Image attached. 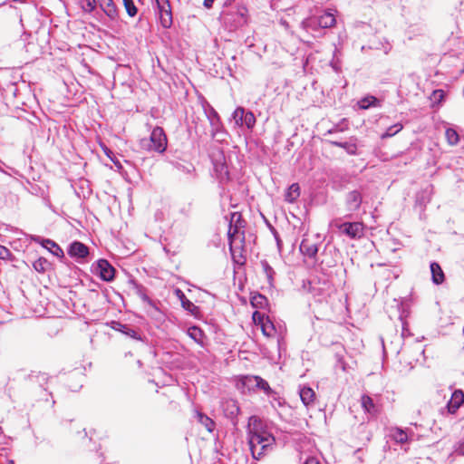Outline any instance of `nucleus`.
<instances>
[{"label":"nucleus","instance_id":"f257e3e1","mask_svg":"<svg viewBox=\"0 0 464 464\" xmlns=\"http://www.w3.org/2000/svg\"><path fill=\"white\" fill-rule=\"evenodd\" d=\"M248 445L253 459L259 460L273 451L276 446V439L272 434L265 430H249Z\"/></svg>","mask_w":464,"mask_h":464},{"label":"nucleus","instance_id":"f03ea898","mask_svg":"<svg viewBox=\"0 0 464 464\" xmlns=\"http://www.w3.org/2000/svg\"><path fill=\"white\" fill-rule=\"evenodd\" d=\"M168 145L167 136L161 127H155L150 138H143L140 140V146L142 150L149 152L163 153Z\"/></svg>","mask_w":464,"mask_h":464},{"label":"nucleus","instance_id":"7ed1b4c3","mask_svg":"<svg viewBox=\"0 0 464 464\" xmlns=\"http://www.w3.org/2000/svg\"><path fill=\"white\" fill-rule=\"evenodd\" d=\"M336 23L334 14L329 11L320 15L311 16L302 22V26L307 32L317 29H325L334 26Z\"/></svg>","mask_w":464,"mask_h":464},{"label":"nucleus","instance_id":"20e7f679","mask_svg":"<svg viewBox=\"0 0 464 464\" xmlns=\"http://www.w3.org/2000/svg\"><path fill=\"white\" fill-rule=\"evenodd\" d=\"M245 221L242 219V216L239 212H232L230 214V221L228 227V242L230 251L234 255L233 245L236 243L237 239L240 242H243L245 239L244 232H241V228L244 227Z\"/></svg>","mask_w":464,"mask_h":464},{"label":"nucleus","instance_id":"39448f33","mask_svg":"<svg viewBox=\"0 0 464 464\" xmlns=\"http://www.w3.org/2000/svg\"><path fill=\"white\" fill-rule=\"evenodd\" d=\"M221 15L226 24H230L231 27L237 28L246 23L247 9L244 5L235 4L230 10L223 11Z\"/></svg>","mask_w":464,"mask_h":464},{"label":"nucleus","instance_id":"423d86ee","mask_svg":"<svg viewBox=\"0 0 464 464\" xmlns=\"http://www.w3.org/2000/svg\"><path fill=\"white\" fill-rule=\"evenodd\" d=\"M309 291L313 298L318 303L327 302L333 292V285L327 280H313L309 282Z\"/></svg>","mask_w":464,"mask_h":464},{"label":"nucleus","instance_id":"0eeeda50","mask_svg":"<svg viewBox=\"0 0 464 464\" xmlns=\"http://www.w3.org/2000/svg\"><path fill=\"white\" fill-rule=\"evenodd\" d=\"M320 243L319 236H304L300 246V252L306 257L313 259L314 263L317 262L318 246Z\"/></svg>","mask_w":464,"mask_h":464},{"label":"nucleus","instance_id":"6e6552de","mask_svg":"<svg viewBox=\"0 0 464 464\" xmlns=\"http://www.w3.org/2000/svg\"><path fill=\"white\" fill-rule=\"evenodd\" d=\"M133 286L136 295L149 305L150 309L147 310V314L152 318H160L162 316V313L158 307V304L148 296L146 294V288L138 283H133Z\"/></svg>","mask_w":464,"mask_h":464},{"label":"nucleus","instance_id":"1a4fd4ad","mask_svg":"<svg viewBox=\"0 0 464 464\" xmlns=\"http://www.w3.org/2000/svg\"><path fill=\"white\" fill-rule=\"evenodd\" d=\"M160 24L162 27L170 28L173 24L172 11L169 0H155Z\"/></svg>","mask_w":464,"mask_h":464},{"label":"nucleus","instance_id":"9d476101","mask_svg":"<svg viewBox=\"0 0 464 464\" xmlns=\"http://www.w3.org/2000/svg\"><path fill=\"white\" fill-rule=\"evenodd\" d=\"M362 193L360 189H353L346 193L344 198V205L346 210L350 212L349 217H351L353 213L360 210L362 205Z\"/></svg>","mask_w":464,"mask_h":464},{"label":"nucleus","instance_id":"9b49d317","mask_svg":"<svg viewBox=\"0 0 464 464\" xmlns=\"http://www.w3.org/2000/svg\"><path fill=\"white\" fill-rule=\"evenodd\" d=\"M338 228L350 238H360L363 236V224L362 222H343Z\"/></svg>","mask_w":464,"mask_h":464},{"label":"nucleus","instance_id":"f8f14e48","mask_svg":"<svg viewBox=\"0 0 464 464\" xmlns=\"http://www.w3.org/2000/svg\"><path fill=\"white\" fill-rule=\"evenodd\" d=\"M96 273L105 282H111L115 277L114 267L105 259L98 260Z\"/></svg>","mask_w":464,"mask_h":464},{"label":"nucleus","instance_id":"ddd939ff","mask_svg":"<svg viewBox=\"0 0 464 464\" xmlns=\"http://www.w3.org/2000/svg\"><path fill=\"white\" fill-rule=\"evenodd\" d=\"M111 327L127 337L136 341H142L140 333L129 324H122L119 321H111Z\"/></svg>","mask_w":464,"mask_h":464},{"label":"nucleus","instance_id":"4468645a","mask_svg":"<svg viewBox=\"0 0 464 464\" xmlns=\"http://www.w3.org/2000/svg\"><path fill=\"white\" fill-rule=\"evenodd\" d=\"M222 410L224 415L229 419L234 424H237V418L240 411V408L237 401L233 399L225 400L222 402Z\"/></svg>","mask_w":464,"mask_h":464},{"label":"nucleus","instance_id":"2eb2a0df","mask_svg":"<svg viewBox=\"0 0 464 464\" xmlns=\"http://www.w3.org/2000/svg\"><path fill=\"white\" fill-rule=\"evenodd\" d=\"M256 317L258 318L259 323L261 324V330L263 334L267 337L274 336L276 333V329L273 322L268 317H265L264 314L258 312H255L253 314V319L256 321Z\"/></svg>","mask_w":464,"mask_h":464},{"label":"nucleus","instance_id":"dca6fc26","mask_svg":"<svg viewBox=\"0 0 464 464\" xmlns=\"http://www.w3.org/2000/svg\"><path fill=\"white\" fill-rule=\"evenodd\" d=\"M68 255L78 259H84L89 256V248L80 241H73L69 245Z\"/></svg>","mask_w":464,"mask_h":464},{"label":"nucleus","instance_id":"f3484780","mask_svg":"<svg viewBox=\"0 0 464 464\" xmlns=\"http://www.w3.org/2000/svg\"><path fill=\"white\" fill-rule=\"evenodd\" d=\"M33 239L35 242L40 243L44 248L48 249L53 256L59 258L64 257L63 250L53 240L48 238L44 239L41 238L40 237H34Z\"/></svg>","mask_w":464,"mask_h":464},{"label":"nucleus","instance_id":"a211bd4d","mask_svg":"<svg viewBox=\"0 0 464 464\" xmlns=\"http://www.w3.org/2000/svg\"><path fill=\"white\" fill-rule=\"evenodd\" d=\"M413 435V432L411 430L409 432L408 430H403L399 427L391 428L390 430V438L398 444H404L411 440V436Z\"/></svg>","mask_w":464,"mask_h":464},{"label":"nucleus","instance_id":"6ab92c4d","mask_svg":"<svg viewBox=\"0 0 464 464\" xmlns=\"http://www.w3.org/2000/svg\"><path fill=\"white\" fill-rule=\"evenodd\" d=\"M26 380L32 384V385H38L40 388H42L44 392H46L45 385L48 382L49 376L45 372H31L26 376Z\"/></svg>","mask_w":464,"mask_h":464},{"label":"nucleus","instance_id":"aec40b11","mask_svg":"<svg viewBox=\"0 0 464 464\" xmlns=\"http://www.w3.org/2000/svg\"><path fill=\"white\" fill-rule=\"evenodd\" d=\"M174 295L180 301L181 306L186 311L189 312L191 314H196L198 312L199 308L186 297L181 289L176 288L174 290Z\"/></svg>","mask_w":464,"mask_h":464},{"label":"nucleus","instance_id":"412c9836","mask_svg":"<svg viewBox=\"0 0 464 464\" xmlns=\"http://www.w3.org/2000/svg\"><path fill=\"white\" fill-rule=\"evenodd\" d=\"M300 399L303 404L308 409L314 405L315 392L308 386H303L299 390Z\"/></svg>","mask_w":464,"mask_h":464},{"label":"nucleus","instance_id":"4be33fe9","mask_svg":"<svg viewBox=\"0 0 464 464\" xmlns=\"http://www.w3.org/2000/svg\"><path fill=\"white\" fill-rule=\"evenodd\" d=\"M357 139L351 137L348 141H328L331 145L343 149L349 155H357Z\"/></svg>","mask_w":464,"mask_h":464},{"label":"nucleus","instance_id":"5701e85b","mask_svg":"<svg viewBox=\"0 0 464 464\" xmlns=\"http://www.w3.org/2000/svg\"><path fill=\"white\" fill-rule=\"evenodd\" d=\"M101 9L111 20L118 17V10L112 0H97Z\"/></svg>","mask_w":464,"mask_h":464},{"label":"nucleus","instance_id":"b1692460","mask_svg":"<svg viewBox=\"0 0 464 464\" xmlns=\"http://www.w3.org/2000/svg\"><path fill=\"white\" fill-rule=\"evenodd\" d=\"M194 418L201 425H203L208 431L212 432L214 430L215 426H216L215 421L211 418L207 416L205 413L197 410V411H195Z\"/></svg>","mask_w":464,"mask_h":464},{"label":"nucleus","instance_id":"393cba45","mask_svg":"<svg viewBox=\"0 0 464 464\" xmlns=\"http://www.w3.org/2000/svg\"><path fill=\"white\" fill-rule=\"evenodd\" d=\"M430 267L432 282L435 285H440L441 283H443L445 276L440 266L437 262H431Z\"/></svg>","mask_w":464,"mask_h":464},{"label":"nucleus","instance_id":"a878e982","mask_svg":"<svg viewBox=\"0 0 464 464\" xmlns=\"http://www.w3.org/2000/svg\"><path fill=\"white\" fill-rule=\"evenodd\" d=\"M464 400V395L461 391H456L452 394V398L448 404V409L450 413H454L461 405Z\"/></svg>","mask_w":464,"mask_h":464},{"label":"nucleus","instance_id":"bb28decb","mask_svg":"<svg viewBox=\"0 0 464 464\" xmlns=\"http://www.w3.org/2000/svg\"><path fill=\"white\" fill-rule=\"evenodd\" d=\"M300 196V187L297 183L290 185L285 194V200L288 203H294Z\"/></svg>","mask_w":464,"mask_h":464},{"label":"nucleus","instance_id":"cd10ccee","mask_svg":"<svg viewBox=\"0 0 464 464\" xmlns=\"http://www.w3.org/2000/svg\"><path fill=\"white\" fill-rule=\"evenodd\" d=\"M360 109L368 110L372 107L380 106V101L372 95H368L358 102Z\"/></svg>","mask_w":464,"mask_h":464},{"label":"nucleus","instance_id":"c85d7f7f","mask_svg":"<svg viewBox=\"0 0 464 464\" xmlns=\"http://www.w3.org/2000/svg\"><path fill=\"white\" fill-rule=\"evenodd\" d=\"M260 265L266 277L269 286H274V276L276 275L275 270L266 260H261Z\"/></svg>","mask_w":464,"mask_h":464},{"label":"nucleus","instance_id":"c756f323","mask_svg":"<svg viewBox=\"0 0 464 464\" xmlns=\"http://www.w3.org/2000/svg\"><path fill=\"white\" fill-rule=\"evenodd\" d=\"M188 335L193 339L197 343L203 344V331L198 326H191L188 329Z\"/></svg>","mask_w":464,"mask_h":464},{"label":"nucleus","instance_id":"7c9ffc66","mask_svg":"<svg viewBox=\"0 0 464 464\" xmlns=\"http://www.w3.org/2000/svg\"><path fill=\"white\" fill-rule=\"evenodd\" d=\"M445 138L450 146H455L459 141V135L453 128H447L445 130Z\"/></svg>","mask_w":464,"mask_h":464},{"label":"nucleus","instance_id":"2f4dec72","mask_svg":"<svg viewBox=\"0 0 464 464\" xmlns=\"http://www.w3.org/2000/svg\"><path fill=\"white\" fill-rule=\"evenodd\" d=\"M205 114L209 121L210 125H217L221 121L220 117L217 111L210 105L205 108Z\"/></svg>","mask_w":464,"mask_h":464},{"label":"nucleus","instance_id":"473e14b6","mask_svg":"<svg viewBox=\"0 0 464 464\" xmlns=\"http://www.w3.org/2000/svg\"><path fill=\"white\" fill-rule=\"evenodd\" d=\"M259 381V376H244L242 377L240 382L244 388H246L247 390L255 389L256 388Z\"/></svg>","mask_w":464,"mask_h":464},{"label":"nucleus","instance_id":"72a5a7b5","mask_svg":"<svg viewBox=\"0 0 464 464\" xmlns=\"http://www.w3.org/2000/svg\"><path fill=\"white\" fill-rule=\"evenodd\" d=\"M362 406L364 409V411L368 413L373 414L376 412V407L373 403L372 399L368 395L362 396L361 399Z\"/></svg>","mask_w":464,"mask_h":464},{"label":"nucleus","instance_id":"f704fd0d","mask_svg":"<svg viewBox=\"0 0 464 464\" xmlns=\"http://www.w3.org/2000/svg\"><path fill=\"white\" fill-rule=\"evenodd\" d=\"M51 266V263L44 257H39L33 263V267L39 273H44Z\"/></svg>","mask_w":464,"mask_h":464},{"label":"nucleus","instance_id":"c9c22d12","mask_svg":"<svg viewBox=\"0 0 464 464\" xmlns=\"http://www.w3.org/2000/svg\"><path fill=\"white\" fill-rule=\"evenodd\" d=\"M402 128H403V126L401 123H395V124L390 126L389 128H387L385 132H383L381 135V139L384 140V139L391 138V137L396 135L398 132H400L402 130Z\"/></svg>","mask_w":464,"mask_h":464},{"label":"nucleus","instance_id":"e433bc0d","mask_svg":"<svg viewBox=\"0 0 464 464\" xmlns=\"http://www.w3.org/2000/svg\"><path fill=\"white\" fill-rule=\"evenodd\" d=\"M267 304V299L261 294H256L251 297V304L256 308H263Z\"/></svg>","mask_w":464,"mask_h":464},{"label":"nucleus","instance_id":"4c0bfd02","mask_svg":"<svg viewBox=\"0 0 464 464\" xmlns=\"http://www.w3.org/2000/svg\"><path fill=\"white\" fill-rule=\"evenodd\" d=\"M244 125L249 129L252 130L254 126L256 125V117L255 114L251 111H245L244 113Z\"/></svg>","mask_w":464,"mask_h":464},{"label":"nucleus","instance_id":"58836bf2","mask_svg":"<svg viewBox=\"0 0 464 464\" xmlns=\"http://www.w3.org/2000/svg\"><path fill=\"white\" fill-rule=\"evenodd\" d=\"M98 4L97 0H80L82 9L85 13H92Z\"/></svg>","mask_w":464,"mask_h":464},{"label":"nucleus","instance_id":"ea45409f","mask_svg":"<svg viewBox=\"0 0 464 464\" xmlns=\"http://www.w3.org/2000/svg\"><path fill=\"white\" fill-rule=\"evenodd\" d=\"M417 203L426 205L430 200V189L429 188L423 189L417 195Z\"/></svg>","mask_w":464,"mask_h":464},{"label":"nucleus","instance_id":"a19ab883","mask_svg":"<svg viewBox=\"0 0 464 464\" xmlns=\"http://www.w3.org/2000/svg\"><path fill=\"white\" fill-rule=\"evenodd\" d=\"M215 170L218 173V179L221 180L228 179L227 167L224 163H215Z\"/></svg>","mask_w":464,"mask_h":464},{"label":"nucleus","instance_id":"79ce46f5","mask_svg":"<svg viewBox=\"0 0 464 464\" xmlns=\"http://www.w3.org/2000/svg\"><path fill=\"white\" fill-rule=\"evenodd\" d=\"M124 7L126 9L127 14L133 17L137 14L138 9L133 2V0H122Z\"/></svg>","mask_w":464,"mask_h":464},{"label":"nucleus","instance_id":"37998d69","mask_svg":"<svg viewBox=\"0 0 464 464\" xmlns=\"http://www.w3.org/2000/svg\"><path fill=\"white\" fill-rule=\"evenodd\" d=\"M245 109L243 107H237L234 112H233V119L235 120L236 123L239 126L244 125V113Z\"/></svg>","mask_w":464,"mask_h":464},{"label":"nucleus","instance_id":"c03bdc74","mask_svg":"<svg viewBox=\"0 0 464 464\" xmlns=\"http://www.w3.org/2000/svg\"><path fill=\"white\" fill-rule=\"evenodd\" d=\"M256 388L264 391V392L268 396H270L274 393V391L271 389L268 382L261 377H259V381H258V384H257Z\"/></svg>","mask_w":464,"mask_h":464},{"label":"nucleus","instance_id":"a18cd8bd","mask_svg":"<svg viewBox=\"0 0 464 464\" xmlns=\"http://www.w3.org/2000/svg\"><path fill=\"white\" fill-rule=\"evenodd\" d=\"M347 129V124H346V120L343 119L341 123L334 126L332 129H330L327 133L328 134H335L337 132H341V131H343Z\"/></svg>","mask_w":464,"mask_h":464},{"label":"nucleus","instance_id":"49530a36","mask_svg":"<svg viewBox=\"0 0 464 464\" xmlns=\"http://www.w3.org/2000/svg\"><path fill=\"white\" fill-rule=\"evenodd\" d=\"M11 251L5 246L0 245V258L3 260H10L12 258Z\"/></svg>","mask_w":464,"mask_h":464},{"label":"nucleus","instance_id":"de8ad7c7","mask_svg":"<svg viewBox=\"0 0 464 464\" xmlns=\"http://www.w3.org/2000/svg\"><path fill=\"white\" fill-rule=\"evenodd\" d=\"M211 127V136L217 137L218 134H220L221 130H224L222 122L217 123V125H210Z\"/></svg>","mask_w":464,"mask_h":464},{"label":"nucleus","instance_id":"09e8293b","mask_svg":"<svg viewBox=\"0 0 464 464\" xmlns=\"http://www.w3.org/2000/svg\"><path fill=\"white\" fill-rule=\"evenodd\" d=\"M220 132L221 133L218 134L217 137H212V138L215 139L218 142H223V141H225L227 133L226 132L225 130H221Z\"/></svg>","mask_w":464,"mask_h":464},{"label":"nucleus","instance_id":"8fccbe9b","mask_svg":"<svg viewBox=\"0 0 464 464\" xmlns=\"http://www.w3.org/2000/svg\"><path fill=\"white\" fill-rule=\"evenodd\" d=\"M432 95L435 100H441L444 96V92L442 90H435Z\"/></svg>","mask_w":464,"mask_h":464},{"label":"nucleus","instance_id":"3c124183","mask_svg":"<svg viewBox=\"0 0 464 464\" xmlns=\"http://www.w3.org/2000/svg\"><path fill=\"white\" fill-rule=\"evenodd\" d=\"M304 464H319V461L314 457H309L305 459Z\"/></svg>","mask_w":464,"mask_h":464},{"label":"nucleus","instance_id":"603ef678","mask_svg":"<svg viewBox=\"0 0 464 464\" xmlns=\"http://www.w3.org/2000/svg\"><path fill=\"white\" fill-rule=\"evenodd\" d=\"M457 452L460 455H464V441H461L457 448Z\"/></svg>","mask_w":464,"mask_h":464},{"label":"nucleus","instance_id":"864d4df0","mask_svg":"<svg viewBox=\"0 0 464 464\" xmlns=\"http://www.w3.org/2000/svg\"><path fill=\"white\" fill-rule=\"evenodd\" d=\"M215 0H204V6L206 8H211Z\"/></svg>","mask_w":464,"mask_h":464},{"label":"nucleus","instance_id":"5fc2aeb1","mask_svg":"<svg viewBox=\"0 0 464 464\" xmlns=\"http://www.w3.org/2000/svg\"><path fill=\"white\" fill-rule=\"evenodd\" d=\"M111 160L113 161V163L118 166V167H121V163L119 161H116L114 160L111 159Z\"/></svg>","mask_w":464,"mask_h":464},{"label":"nucleus","instance_id":"6e6d98bb","mask_svg":"<svg viewBox=\"0 0 464 464\" xmlns=\"http://www.w3.org/2000/svg\"><path fill=\"white\" fill-rule=\"evenodd\" d=\"M404 331H405V328L403 327V328H402V334H404Z\"/></svg>","mask_w":464,"mask_h":464},{"label":"nucleus","instance_id":"4d7b16f0","mask_svg":"<svg viewBox=\"0 0 464 464\" xmlns=\"http://www.w3.org/2000/svg\"><path fill=\"white\" fill-rule=\"evenodd\" d=\"M333 141H339L338 139L334 140Z\"/></svg>","mask_w":464,"mask_h":464},{"label":"nucleus","instance_id":"13d9d810","mask_svg":"<svg viewBox=\"0 0 464 464\" xmlns=\"http://www.w3.org/2000/svg\"><path fill=\"white\" fill-rule=\"evenodd\" d=\"M9 464H14V462H13V461H11Z\"/></svg>","mask_w":464,"mask_h":464}]
</instances>
